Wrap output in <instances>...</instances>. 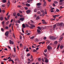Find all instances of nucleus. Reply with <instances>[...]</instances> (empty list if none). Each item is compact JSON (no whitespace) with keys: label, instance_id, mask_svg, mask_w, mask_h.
Listing matches in <instances>:
<instances>
[{"label":"nucleus","instance_id":"57","mask_svg":"<svg viewBox=\"0 0 64 64\" xmlns=\"http://www.w3.org/2000/svg\"><path fill=\"white\" fill-rule=\"evenodd\" d=\"M7 47H8V48H9V49H10V48H11V47H10V46H8Z\"/></svg>","mask_w":64,"mask_h":64},{"label":"nucleus","instance_id":"62","mask_svg":"<svg viewBox=\"0 0 64 64\" xmlns=\"http://www.w3.org/2000/svg\"><path fill=\"white\" fill-rule=\"evenodd\" d=\"M5 20H7V21H8L7 18H6V17L5 18Z\"/></svg>","mask_w":64,"mask_h":64},{"label":"nucleus","instance_id":"20","mask_svg":"<svg viewBox=\"0 0 64 64\" xmlns=\"http://www.w3.org/2000/svg\"><path fill=\"white\" fill-rule=\"evenodd\" d=\"M26 6H28V7H29L30 6V5L29 4H26Z\"/></svg>","mask_w":64,"mask_h":64},{"label":"nucleus","instance_id":"38","mask_svg":"<svg viewBox=\"0 0 64 64\" xmlns=\"http://www.w3.org/2000/svg\"><path fill=\"white\" fill-rule=\"evenodd\" d=\"M40 11L41 12H42V13H43V12H44V10H41Z\"/></svg>","mask_w":64,"mask_h":64},{"label":"nucleus","instance_id":"7","mask_svg":"<svg viewBox=\"0 0 64 64\" xmlns=\"http://www.w3.org/2000/svg\"><path fill=\"white\" fill-rule=\"evenodd\" d=\"M10 44H14V42H13L12 41H11V40H10Z\"/></svg>","mask_w":64,"mask_h":64},{"label":"nucleus","instance_id":"63","mask_svg":"<svg viewBox=\"0 0 64 64\" xmlns=\"http://www.w3.org/2000/svg\"><path fill=\"white\" fill-rule=\"evenodd\" d=\"M20 39H22V36H20Z\"/></svg>","mask_w":64,"mask_h":64},{"label":"nucleus","instance_id":"2","mask_svg":"<svg viewBox=\"0 0 64 64\" xmlns=\"http://www.w3.org/2000/svg\"><path fill=\"white\" fill-rule=\"evenodd\" d=\"M60 25L61 28H63V25L64 27V24L63 23H61L60 24Z\"/></svg>","mask_w":64,"mask_h":64},{"label":"nucleus","instance_id":"25","mask_svg":"<svg viewBox=\"0 0 64 64\" xmlns=\"http://www.w3.org/2000/svg\"><path fill=\"white\" fill-rule=\"evenodd\" d=\"M16 13L15 12H14L13 14V15L14 16H16Z\"/></svg>","mask_w":64,"mask_h":64},{"label":"nucleus","instance_id":"61","mask_svg":"<svg viewBox=\"0 0 64 64\" xmlns=\"http://www.w3.org/2000/svg\"><path fill=\"white\" fill-rule=\"evenodd\" d=\"M54 3H55V4H57V3H58V2H56V1H55L54 2Z\"/></svg>","mask_w":64,"mask_h":64},{"label":"nucleus","instance_id":"53","mask_svg":"<svg viewBox=\"0 0 64 64\" xmlns=\"http://www.w3.org/2000/svg\"><path fill=\"white\" fill-rule=\"evenodd\" d=\"M38 61H41V58H38Z\"/></svg>","mask_w":64,"mask_h":64},{"label":"nucleus","instance_id":"11","mask_svg":"<svg viewBox=\"0 0 64 64\" xmlns=\"http://www.w3.org/2000/svg\"><path fill=\"white\" fill-rule=\"evenodd\" d=\"M37 31L38 32V34H40L41 32H40V30H39V29H38L37 30Z\"/></svg>","mask_w":64,"mask_h":64},{"label":"nucleus","instance_id":"6","mask_svg":"<svg viewBox=\"0 0 64 64\" xmlns=\"http://www.w3.org/2000/svg\"><path fill=\"white\" fill-rule=\"evenodd\" d=\"M44 60H45V62H46V63H48V60L46 58H44Z\"/></svg>","mask_w":64,"mask_h":64},{"label":"nucleus","instance_id":"29","mask_svg":"<svg viewBox=\"0 0 64 64\" xmlns=\"http://www.w3.org/2000/svg\"><path fill=\"white\" fill-rule=\"evenodd\" d=\"M60 48L61 49H62L63 48V46H60Z\"/></svg>","mask_w":64,"mask_h":64},{"label":"nucleus","instance_id":"39","mask_svg":"<svg viewBox=\"0 0 64 64\" xmlns=\"http://www.w3.org/2000/svg\"><path fill=\"white\" fill-rule=\"evenodd\" d=\"M25 26H26V27H29V26L27 24H26Z\"/></svg>","mask_w":64,"mask_h":64},{"label":"nucleus","instance_id":"41","mask_svg":"<svg viewBox=\"0 0 64 64\" xmlns=\"http://www.w3.org/2000/svg\"><path fill=\"white\" fill-rule=\"evenodd\" d=\"M38 29H40V30H41V28H40V27L39 26L38 27Z\"/></svg>","mask_w":64,"mask_h":64},{"label":"nucleus","instance_id":"51","mask_svg":"<svg viewBox=\"0 0 64 64\" xmlns=\"http://www.w3.org/2000/svg\"><path fill=\"white\" fill-rule=\"evenodd\" d=\"M36 50H35V49L33 50V52H36Z\"/></svg>","mask_w":64,"mask_h":64},{"label":"nucleus","instance_id":"28","mask_svg":"<svg viewBox=\"0 0 64 64\" xmlns=\"http://www.w3.org/2000/svg\"><path fill=\"white\" fill-rule=\"evenodd\" d=\"M20 47H23V44H20Z\"/></svg>","mask_w":64,"mask_h":64},{"label":"nucleus","instance_id":"5","mask_svg":"<svg viewBox=\"0 0 64 64\" xmlns=\"http://www.w3.org/2000/svg\"><path fill=\"white\" fill-rule=\"evenodd\" d=\"M47 48L48 49V50H49L52 49V48L49 45L47 47Z\"/></svg>","mask_w":64,"mask_h":64},{"label":"nucleus","instance_id":"31","mask_svg":"<svg viewBox=\"0 0 64 64\" xmlns=\"http://www.w3.org/2000/svg\"><path fill=\"white\" fill-rule=\"evenodd\" d=\"M64 0H60V3H62V2H63Z\"/></svg>","mask_w":64,"mask_h":64},{"label":"nucleus","instance_id":"45","mask_svg":"<svg viewBox=\"0 0 64 64\" xmlns=\"http://www.w3.org/2000/svg\"><path fill=\"white\" fill-rule=\"evenodd\" d=\"M22 33H24V30H23V28H22Z\"/></svg>","mask_w":64,"mask_h":64},{"label":"nucleus","instance_id":"59","mask_svg":"<svg viewBox=\"0 0 64 64\" xmlns=\"http://www.w3.org/2000/svg\"><path fill=\"white\" fill-rule=\"evenodd\" d=\"M34 60L33 59H32L30 60V62H32Z\"/></svg>","mask_w":64,"mask_h":64},{"label":"nucleus","instance_id":"43","mask_svg":"<svg viewBox=\"0 0 64 64\" xmlns=\"http://www.w3.org/2000/svg\"><path fill=\"white\" fill-rule=\"evenodd\" d=\"M56 11L57 12H59V10H58V9H57L56 10Z\"/></svg>","mask_w":64,"mask_h":64},{"label":"nucleus","instance_id":"13","mask_svg":"<svg viewBox=\"0 0 64 64\" xmlns=\"http://www.w3.org/2000/svg\"><path fill=\"white\" fill-rule=\"evenodd\" d=\"M46 2H44L43 6L44 7H45L46 6Z\"/></svg>","mask_w":64,"mask_h":64},{"label":"nucleus","instance_id":"46","mask_svg":"<svg viewBox=\"0 0 64 64\" xmlns=\"http://www.w3.org/2000/svg\"><path fill=\"white\" fill-rule=\"evenodd\" d=\"M42 23H43V24H46L47 23V22H42Z\"/></svg>","mask_w":64,"mask_h":64},{"label":"nucleus","instance_id":"21","mask_svg":"<svg viewBox=\"0 0 64 64\" xmlns=\"http://www.w3.org/2000/svg\"><path fill=\"white\" fill-rule=\"evenodd\" d=\"M22 26L23 28H25V27H26L25 26V24H23L22 25Z\"/></svg>","mask_w":64,"mask_h":64},{"label":"nucleus","instance_id":"14","mask_svg":"<svg viewBox=\"0 0 64 64\" xmlns=\"http://www.w3.org/2000/svg\"><path fill=\"white\" fill-rule=\"evenodd\" d=\"M24 18H20V21H23V20H24Z\"/></svg>","mask_w":64,"mask_h":64},{"label":"nucleus","instance_id":"48","mask_svg":"<svg viewBox=\"0 0 64 64\" xmlns=\"http://www.w3.org/2000/svg\"><path fill=\"white\" fill-rule=\"evenodd\" d=\"M10 17V15H8V16L7 17V18L8 19H9V18Z\"/></svg>","mask_w":64,"mask_h":64},{"label":"nucleus","instance_id":"26","mask_svg":"<svg viewBox=\"0 0 64 64\" xmlns=\"http://www.w3.org/2000/svg\"><path fill=\"white\" fill-rule=\"evenodd\" d=\"M45 14L46 15V14H47V11H46V9H45Z\"/></svg>","mask_w":64,"mask_h":64},{"label":"nucleus","instance_id":"54","mask_svg":"<svg viewBox=\"0 0 64 64\" xmlns=\"http://www.w3.org/2000/svg\"><path fill=\"white\" fill-rule=\"evenodd\" d=\"M47 50H44V52H45V53H46V52H47Z\"/></svg>","mask_w":64,"mask_h":64},{"label":"nucleus","instance_id":"17","mask_svg":"<svg viewBox=\"0 0 64 64\" xmlns=\"http://www.w3.org/2000/svg\"><path fill=\"white\" fill-rule=\"evenodd\" d=\"M2 2L3 3H5L6 2V0H2Z\"/></svg>","mask_w":64,"mask_h":64},{"label":"nucleus","instance_id":"19","mask_svg":"<svg viewBox=\"0 0 64 64\" xmlns=\"http://www.w3.org/2000/svg\"><path fill=\"white\" fill-rule=\"evenodd\" d=\"M30 1H32V0H28L27 1V2H28V3H30Z\"/></svg>","mask_w":64,"mask_h":64},{"label":"nucleus","instance_id":"52","mask_svg":"<svg viewBox=\"0 0 64 64\" xmlns=\"http://www.w3.org/2000/svg\"><path fill=\"white\" fill-rule=\"evenodd\" d=\"M44 40H46V37H44Z\"/></svg>","mask_w":64,"mask_h":64},{"label":"nucleus","instance_id":"44","mask_svg":"<svg viewBox=\"0 0 64 64\" xmlns=\"http://www.w3.org/2000/svg\"><path fill=\"white\" fill-rule=\"evenodd\" d=\"M42 15L43 16H44V15H45V12H42Z\"/></svg>","mask_w":64,"mask_h":64},{"label":"nucleus","instance_id":"60","mask_svg":"<svg viewBox=\"0 0 64 64\" xmlns=\"http://www.w3.org/2000/svg\"><path fill=\"white\" fill-rule=\"evenodd\" d=\"M25 9L26 10H27L28 9V8H27V7H25Z\"/></svg>","mask_w":64,"mask_h":64},{"label":"nucleus","instance_id":"16","mask_svg":"<svg viewBox=\"0 0 64 64\" xmlns=\"http://www.w3.org/2000/svg\"><path fill=\"white\" fill-rule=\"evenodd\" d=\"M41 5V4L40 3H38L37 4V6H40Z\"/></svg>","mask_w":64,"mask_h":64},{"label":"nucleus","instance_id":"8","mask_svg":"<svg viewBox=\"0 0 64 64\" xmlns=\"http://www.w3.org/2000/svg\"><path fill=\"white\" fill-rule=\"evenodd\" d=\"M60 16V15H55L53 16V17L54 18V19H55L56 18V17H59V16Z\"/></svg>","mask_w":64,"mask_h":64},{"label":"nucleus","instance_id":"27","mask_svg":"<svg viewBox=\"0 0 64 64\" xmlns=\"http://www.w3.org/2000/svg\"><path fill=\"white\" fill-rule=\"evenodd\" d=\"M37 10L36 9L34 10V12H37Z\"/></svg>","mask_w":64,"mask_h":64},{"label":"nucleus","instance_id":"37","mask_svg":"<svg viewBox=\"0 0 64 64\" xmlns=\"http://www.w3.org/2000/svg\"><path fill=\"white\" fill-rule=\"evenodd\" d=\"M30 54L29 53H28L27 54V56H30Z\"/></svg>","mask_w":64,"mask_h":64},{"label":"nucleus","instance_id":"42","mask_svg":"<svg viewBox=\"0 0 64 64\" xmlns=\"http://www.w3.org/2000/svg\"><path fill=\"white\" fill-rule=\"evenodd\" d=\"M60 47V44H59V45H58V46L57 49H59V48Z\"/></svg>","mask_w":64,"mask_h":64},{"label":"nucleus","instance_id":"56","mask_svg":"<svg viewBox=\"0 0 64 64\" xmlns=\"http://www.w3.org/2000/svg\"><path fill=\"white\" fill-rule=\"evenodd\" d=\"M42 22H45V21L44 20H42Z\"/></svg>","mask_w":64,"mask_h":64},{"label":"nucleus","instance_id":"58","mask_svg":"<svg viewBox=\"0 0 64 64\" xmlns=\"http://www.w3.org/2000/svg\"><path fill=\"white\" fill-rule=\"evenodd\" d=\"M42 61L43 62H44V59L43 58H42Z\"/></svg>","mask_w":64,"mask_h":64},{"label":"nucleus","instance_id":"15","mask_svg":"<svg viewBox=\"0 0 64 64\" xmlns=\"http://www.w3.org/2000/svg\"><path fill=\"white\" fill-rule=\"evenodd\" d=\"M40 19V17L39 16H38L36 18V20H38V19Z\"/></svg>","mask_w":64,"mask_h":64},{"label":"nucleus","instance_id":"35","mask_svg":"<svg viewBox=\"0 0 64 64\" xmlns=\"http://www.w3.org/2000/svg\"><path fill=\"white\" fill-rule=\"evenodd\" d=\"M9 21H8V22H6V24H9Z\"/></svg>","mask_w":64,"mask_h":64},{"label":"nucleus","instance_id":"32","mask_svg":"<svg viewBox=\"0 0 64 64\" xmlns=\"http://www.w3.org/2000/svg\"><path fill=\"white\" fill-rule=\"evenodd\" d=\"M30 21L31 22V23L32 24H34V22H33V21H32V20H31Z\"/></svg>","mask_w":64,"mask_h":64},{"label":"nucleus","instance_id":"22","mask_svg":"<svg viewBox=\"0 0 64 64\" xmlns=\"http://www.w3.org/2000/svg\"><path fill=\"white\" fill-rule=\"evenodd\" d=\"M34 38V36H33L30 38V39H33Z\"/></svg>","mask_w":64,"mask_h":64},{"label":"nucleus","instance_id":"30","mask_svg":"<svg viewBox=\"0 0 64 64\" xmlns=\"http://www.w3.org/2000/svg\"><path fill=\"white\" fill-rule=\"evenodd\" d=\"M26 34H27L28 35H30V34L29 33H26Z\"/></svg>","mask_w":64,"mask_h":64},{"label":"nucleus","instance_id":"18","mask_svg":"<svg viewBox=\"0 0 64 64\" xmlns=\"http://www.w3.org/2000/svg\"><path fill=\"white\" fill-rule=\"evenodd\" d=\"M0 19L1 21H3V17H0Z\"/></svg>","mask_w":64,"mask_h":64},{"label":"nucleus","instance_id":"64","mask_svg":"<svg viewBox=\"0 0 64 64\" xmlns=\"http://www.w3.org/2000/svg\"><path fill=\"white\" fill-rule=\"evenodd\" d=\"M32 48H36V47H34V46H32Z\"/></svg>","mask_w":64,"mask_h":64},{"label":"nucleus","instance_id":"4","mask_svg":"<svg viewBox=\"0 0 64 64\" xmlns=\"http://www.w3.org/2000/svg\"><path fill=\"white\" fill-rule=\"evenodd\" d=\"M10 0H8V4H7V6L8 8L9 7V6H10Z\"/></svg>","mask_w":64,"mask_h":64},{"label":"nucleus","instance_id":"33","mask_svg":"<svg viewBox=\"0 0 64 64\" xmlns=\"http://www.w3.org/2000/svg\"><path fill=\"white\" fill-rule=\"evenodd\" d=\"M17 16H20V14L19 13H18L17 14Z\"/></svg>","mask_w":64,"mask_h":64},{"label":"nucleus","instance_id":"12","mask_svg":"<svg viewBox=\"0 0 64 64\" xmlns=\"http://www.w3.org/2000/svg\"><path fill=\"white\" fill-rule=\"evenodd\" d=\"M30 25L32 27H33V28H34V27H35V26H34V25L32 24H30Z\"/></svg>","mask_w":64,"mask_h":64},{"label":"nucleus","instance_id":"49","mask_svg":"<svg viewBox=\"0 0 64 64\" xmlns=\"http://www.w3.org/2000/svg\"><path fill=\"white\" fill-rule=\"evenodd\" d=\"M5 28L6 29H8V28H9V27H8L7 26H6Z\"/></svg>","mask_w":64,"mask_h":64},{"label":"nucleus","instance_id":"3","mask_svg":"<svg viewBox=\"0 0 64 64\" xmlns=\"http://www.w3.org/2000/svg\"><path fill=\"white\" fill-rule=\"evenodd\" d=\"M9 32L7 31L5 33V35L6 36H7V37H8V34H9Z\"/></svg>","mask_w":64,"mask_h":64},{"label":"nucleus","instance_id":"50","mask_svg":"<svg viewBox=\"0 0 64 64\" xmlns=\"http://www.w3.org/2000/svg\"><path fill=\"white\" fill-rule=\"evenodd\" d=\"M11 25H12V24H10L9 26V27H10L11 26Z\"/></svg>","mask_w":64,"mask_h":64},{"label":"nucleus","instance_id":"55","mask_svg":"<svg viewBox=\"0 0 64 64\" xmlns=\"http://www.w3.org/2000/svg\"><path fill=\"white\" fill-rule=\"evenodd\" d=\"M4 60V61H6V60H7V59L5 58H4V59H3Z\"/></svg>","mask_w":64,"mask_h":64},{"label":"nucleus","instance_id":"40","mask_svg":"<svg viewBox=\"0 0 64 64\" xmlns=\"http://www.w3.org/2000/svg\"><path fill=\"white\" fill-rule=\"evenodd\" d=\"M37 13L38 14H41V12H37Z\"/></svg>","mask_w":64,"mask_h":64},{"label":"nucleus","instance_id":"24","mask_svg":"<svg viewBox=\"0 0 64 64\" xmlns=\"http://www.w3.org/2000/svg\"><path fill=\"white\" fill-rule=\"evenodd\" d=\"M14 52H16V48H14Z\"/></svg>","mask_w":64,"mask_h":64},{"label":"nucleus","instance_id":"23","mask_svg":"<svg viewBox=\"0 0 64 64\" xmlns=\"http://www.w3.org/2000/svg\"><path fill=\"white\" fill-rule=\"evenodd\" d=\"M63 37H61L60 39V41H61V40H62V39H63Z\"/></svg>","mask_w":64,"mask_h":64},{"label":"nucleus","instance_id":"34","mask_svg":"<svg viewBox=\"0 0 64 64\" xmlns=\"http://www.w3.org/2000/svg\"><path fill=\"white\" fill-rule=\"evenodd\" d=\"M54 44H57V43H58V42H57V41H56L54 42Z\"/></svg>","mask_w":64,"mask_h":64},{"label":"nucleus","instance_id":"47","mask_svg":"<svg viewBox=\"0 0 64 64\" xmlns=\"http://www.w3.org/2000/svg\"><path fill=\"white\" fill-rule=\"evenodd\" d=\"M1 30L2 31H4V29L3 28H1Z\"/></svg>","mask_w":64,"mask_h":64},{"label":"nucleus","instance_id":"10","mask_svg":"<svg viewBox=\"0 0 64 64\" xmlns=\"http://www.w3.org/2000/svg\"><path fill=\"white\" fill-rule=\"evenodd\" d=\"M30 12H31V10H28L26 11V12L27 14H29L30 13Z\"/></svg>","mask_w":64,"mask_h":64},{"label":"nucleus","instance_id":"9","mask_svg":"<svg viewBox=\"0 0 64 64\" xmlns=\"http://www.w3.org/2000/svg\"><path fill=\"white\" fill-rule=\"evenodd\" d=\"M56 24H55L53 26V28L52 29H53L54 30H55V28H56Z\"/></svg>","mask_w":64,"mask_h":64},{"label":"nucleus","instance_id":"36","mask_svg":"<svg viewBox=\"0 0 64 64\" xmlns=\"http://www.w3.org/2000/svg\"><path fill=\"white\" fill-rule=\"evenodd\" d=\"M4 21H3L2 22V25H4Z\"/></svg>","mask_w":64,"mask_h":64},{"label":"nucleus","instance_id":"1","mask_svg":"<svg viewBox=\"0 0 64 64\" xmlns=\"http://www.w3.org/2000/svg\"><path fill=\"white\" fill-rule=\"evenodd\" d=\"M50 39L52 40H55L56 39V38L53 36H50Z\"/></svg>","mask_w":64,"mask_h":64}]
</instances>
